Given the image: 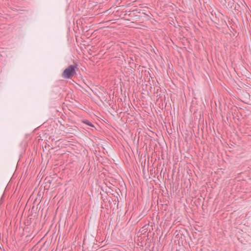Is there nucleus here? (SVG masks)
<instances>
[{
  "label": "nucleus",
  "mask_w": 251,
  "mask_h": 251,
  "mask_svg": "<svg viewBox=\"0 0 251 251\" xmlns=\"http://www.w3.org/2000/svg\"><path fill=\"white\" fill-rule=\"evenodd\" d=\"M78 64L74 62L73 65H69L66 68L62 74V76L65 78H71L76 74V71L78 70Z\"/></svg>",
  "instance_id": "f257e3e1"
},
{
  "label": "nucleus",
  "mask_w": 251,
  "mask_h": 251,
  "mask_svg": "<svg viewBox=\"0 0 251 251\" xmlns=\"http://www.w3.org/2000/svg\"><path fill=\"white\" fill-rule=\"evenodd\" d=\"M46 181V183H50L51 182V181L50 180H48V179L47 178H45V180Z\"/></svg>",
  "instance_id": "7ed1b4c3"
},
{
  "label": "nucleus",
  "mask_w": 251,
  "mask_h": 251,
  "mask_svg": "<svg viewBox=\"0 0 251 251\" xmlns=\"http://www.w3.org/2000/svg\"><path fill=\"white\" fill-rule=\"evenodd\" d=\"M146 229H147V228H144V230H143V231H145V230H146Z\"/></svg>",
  "instance_id": "39448f33"
},
{
  "label": "nucleus",
  "mask_w": 251,
  "mask_h": 251,
  "mask_svg": "<svg viewBox=\"0 0 251 251\" xmlns=\"http://www.w3.org/2000/svg\"><path fill=\"white\" fill-rule=\"evenodd\" d=\"M83 123L91 126V127H94V126L93 124H92L89 121L87 120H85L83 121Z\"/></svg>",
  "instance_id": "f03ea898"
},
{
  "label": "nucleus",
  "mask_w": 251,
  "mask_h": 251,
  "mask_svg": "<svg viewBox=\"0 0 251 251\" xmlns=\"http://www.w3.org/2000/svg\"><path fill=\"white\" fill-rule=\"evenodd\" d=\"M146 226H147V225H146V226H144L143 227V228H146Z\"/></svg>",
  "instance_id": "20e7f679"
}]
</instances>
